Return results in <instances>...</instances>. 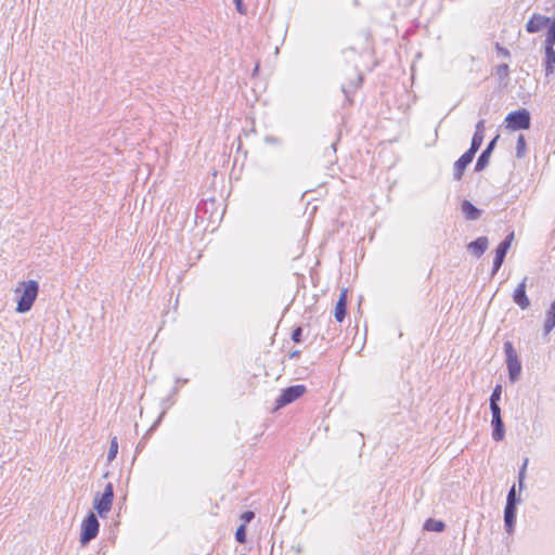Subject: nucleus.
I'll return each mask as SVG.
<instances>
[{
  "label": "nucleus",
  "instance_id": "1",
  "mask_svg": "<svg viewBox=\"0 0 555 555\" xmlns=\"http://www.w3.org/2000/svg\"><path fill=\"white\" fill-rule=\"evenodd\" d=\"M15 293H21L15 311L17 313H26L31 309L38 297L39 283L35 280L23 281L16 287Z\"/></svg>",
  "mask_w": 555,
  "mask_h": 555
},
{
  "label": "nucleus",
  "instance_id": "2",
  "mask_svg": "<svg viewBox=\"0 0 555 555\" xmlns=\"http://www.w3.org/2000/svg\"><path fill=\"white\" fill-rule=\"evenodd\" d=\"M503 349L505 353V363L508 370V378L511 383H516L521 374V362L512 341H504Z\"/></svg>",
  "mask_w": 555,
  "mask_h": 555
},
{
  "label": "nucleus",
  "instance_id": "3",
  "mask_svg": "<svg viewBox=\"0 0 555 555\" xmlns=\"http://www.w3.org/2000/svg\"><path fill=\"white\" fill-rule=\"evenodd\" d=\"M100 530V522L98 517L93 512H89L86 518L81 522V531H80V544L82 546L87 545L93 539L96 538Z\"/></svg>",
  "mask_w": 555,
  "mask_h": 555
},
{
  "label": "nucleus",
  "instance_id": "4",
  "mask_svg": "<svg viewBox=\"0 0 555 555\" xmlns=\"http://www.w3.org/2000/svg\"><path fill=\"white\" fill-rule=\"evenodd\" d=\"M114 499V487L111 482H108L102 494H96L93 503L94 509L98 512L100 517H105V515L111 511Z\"/></svg>",
  "mask_w": 555,
  "mask_h": 555
},
{
  "label": "nucleus",
  "instance_id": "5",
  "mask_svg": "<svg viewBox=\"0 0 555 555\" xmlns=\"http://www.w3.org/2000/svg\"><path fill=\"white\" fill-rule=\"evenodd\" d=\"M505 122L511 130L528 129L530 127V114L527 109L512 112L505 117Z\"/></svg>",
  "mask_w": 555,
  "mask_h": 555
},
{
  "label": "nucleus",
  "instance_id": "6",
  "mask_svg": "<svg viewBox=\"0 0 555 555\" xmlns=\"http://www.w3.org/2000/svg\"><path fill=\"white\" fill-rule=\"evenodd\" d=\"M306 386L301 384L286 387L285 389L282 390L281 395L275 399L276 408H283L294 402L295 400L300 398L306 392Z\"/></svg>",
  "mask_w": 555,
  "mask_h": 555
},
{
  "label": "nucleus",
  "instance_id": "7",
  "mask_svg": "<svg viewBox=\"0 0 555 555\" xmlns=\"http://www.w3.org/2000/svg\"><path fill=\"white\" fill-rule=\"evenodd\" d=\"M514 240V232H511L505 236V238L498 245L495 249V256L493 259L491 275H495L498 271L501 269L504 259L508 249L511 248L512 242Z\"/></svg>",
  "mask_w": 555,
  "mask_h": 555
},
{
  "label": "nucleus",
  "instance_id": "8",
  "mask_svg": "<svg viewBox=\"0 0 555 555\" xmlns=\"http://www.w3.org/2000/svg\"><path fill=\"white\" fill-rule=\"evenodd\" d=\"M231 176H212L210 182V186L214 189V195H218L221 199L231 194Z\"/></svg>",
  "mask_w": 555,
  "mask_h": 555
},
{
  "label": "nucleus",
  "instance_id": "9",
  "mask_svg": "<svg viewBox=\"0 0 555 555\" xmlns=\"http://www.w3.org/2000/svg\"><path fill=\"white\" fill-rule=\"evenodd\" d=\"M527 281L528 278L525 276L513 293V301L521 310H526L530 306V300L526 294Z\"/></svg>",
  "mask_w": 555,
  "mask_h": 555
},
{
  "label": "nucleus",
  "instance_id": "10",
  "mask_svg": "<svg viewBox=\"0 0 555 555\" xmlns=\"http://www.w3.org/2000/svg\"><path fill=\"white\" fill-rule=\"evenodd\" d=\"M217 209V198L215 195H211L205 199H202L196 207V216L198 218H206V215L209 214L208 219H212L214 211Z\"/></svg>",
  "mask_w": 555,
  "mask_h": 555
},
{
  "label": "nucleus",
  "instance_id": "11",
  "mask_svg": "<svg viewBox=\"0 0 555 555\" xmlns=\"http://www.w3.org/2000/svg\"><path fill=\"white\" fill-rule=\"evenodd\" d=\"M551 18L542 14L534 13L526 24V30L529 34H535L550 25Z\"/></svg>",
  "mask_w": 555,
  "mask_h": 555
},
{
  "label": "nucleus",
  "instance_id": "12",
  "mask_svg": "<svg viewBox=\"0 0 555 555\" xmlns=\"http://www.w3.org/2000/svg\"><path fill=\"white\" fill-rule=\"evenodd\" d=\"M517 505L506 503L504 507V528L508 534H513L515 530Z\"/></svg>",
  "mask_w": 555,
  "mask_h": 555
},
{
  "label": "nucleus",
  "instance_id": "13",
  "mask_svg": "<svg viewBox=\"0 0 555 555\" xmlns=\"http://www.w3.org/2000/svg\"><path fill=\"white\" fill-rule=\"evenodd\" d=\"M489 246L487 236H479L467 245V250L476 258H480Z\"/></svg>",
  "mask_w": 555,
  "mask_h": 555
},
{
  "label": "nucleus",
  "instance_id": "14",
  "mask_svg": "<svg viewBox=\"0 0 555 555\" xmlns=\"http://www.w3.org/2000/svg\"><path fill=\"white\" fill-rule=\"evenodd\" d=\"M461 211L463 212L464 217L468 221H475L480 218L481 210L477 208L472 202L468 199H464L461 203Z\"/></svg>",
  "mask_w": 555,
  "mask_h": 555
},
{
  "label": "nucleus",
  "instance_id": "15",
  "mask_svg": "<svg viewBox=\"0 0 555 555\" xmlns=\"http://www.w3.org/2000/svg\"><path fill=\"white\" fill-rule=\"evenodd\" d=\"M347 314V288L340 292L339 298L335 306L334 317L337 322H343Z\"/></svg>",
  "mask_w": 555,
  "mask_h": 555
},
{
  "label": "nucleus",
  "instance_id": "16",
  "mask_svg": "<svg viewBox=\"0 0 555 555\" xmlns=\"http://www.w3.org/2000/svg\"><path fill=\"white\" fill-rule=\"evenodd\" d=\"M491 437L495 442H500L505 438V426L501 418H491Z\"/></svg>",
  "mask_w": 555,
  "mask_h": 555
},
{
  "label": "nucleus",
  "instance_id": "17",
  "mask_svg": "<svg viewBox=\"0 0 555 555\" xmlns=\"http://www.w3.org/2000/svg\"><path fill=\"white\" fill-rule=\"evenodd\" d=\"M544 69H545V75L546 76H551L555 72V50H554V47L545 46Z\"/></svg>",
  "mask_w": 555,
  "mask_h": 555
},
{
  "label": "nucleus",
  "instance_id": "18",
  "mask_svg": "<svg viewBox=\"0 0 555 555\" xmlns=\"http://www.w3.org/2000/svg\"><path fill=\"white\" fill-rule=\"evenodd\" d=\"M476 153H472V151H466L455 163H454V172L463 173L467 166L473 162Z\"/></svg>",
  "mask_w": 555,
  "mask_h": 555
},
{
  "label": "nucleus",
  "instance_id": "19",
  "mask_svg": "<svg viewBox=\"0 0 555 555\" xmlns=\"http://www.w3.org/2000/svg\"><path fill=\"white\" fill-rule=\"evenodd\" d=\"M555 327V300L551 304L546 312V319L543 324L544 334H548Z\"/></svg>",
  "mask_w": 555,
  "mask_h": 555
},
{
  "label": "nucleus",
  "instance_id": "20",
  "mask_svg": "<svg viewBox=\"0 0 555 555\" xmlns=\"http://www.w3.org/2000/svg\"><path fill=\"white\" fill-rule=\"evenodd\" d=\"M446 528L442 520L429 518L424 522V529L427 531L441 532Z\"/></svg>",
  "mask_w": 555,
  "mask_h": 555
},
{
  "label": "nucleus",
  "instance_id": "21",
  "mask_svg": "<svg viewBox=\"0 0 555 555\" xmlns=\"http://www.w3.org/2000/svg\"><path fill=\"white\" fill-rule=\"evenodd\" d=\"M175 403V400L172 399V396L169 395L164 401H163V405H164V409L162 411V413L159 414L158 418L155 421V423L151 426V428L149 429L147 434L153 431L162 422L164 415L166 414V411L169 406H171L172 404Z\"/></svg>",
  "mask_w": 555,
  "mask_h": 555
},
{
  "label": "nucleus",
  "instance_id": "22",
  "mask_svg": "<svg viewBox=\"0 0 555 555\" xmlns=\"http://www.w3.org/2000/svg\"><path fill=\"white\" fill-rule=\"evenodd\" d=\"M490 156H491V153H489L488 151L483 150L482 153L480 154V156L478 157L477 162H476L475 171H482V170H485L486 167L489 164Z\"/></svg>",
  "mask_w": 555,
  "mask_h": 555
},
{
  "label": "nucleus",
  "instance_id": "23",
  "mask_svg": "<svg viewBox=\"0 0 555 555\" xmlns=\"http://www.w3.org/2000/svg\"><path fill=\"white\" fill-rule=\"evenodd\" d=\"M555 44V17L551 21L548 30L545 37V46L554 47Z\"/></svg>",
  "mask_w": 555,
  "mask_h": 555
},
{
  "label": "nucleus",
  "instance_id": "24",
  "mask_svg": "<svg viewBox=\"0 0 555 555\" xmlns=\"http://www.w3.org/2000/svg\"><path fill=\"white\" fill-rule=\"evenodd\" d=\"M483 138L485 134L475 132L472 139L470 147L468 150L472 151V153H476L480 149L483 142Z\"/></svg>",
  "mask_w": 555,
  "mask_h": 555
},
{
  "label": "nucleus",
  "instance_id": "25",
  "mask_svg": "<svg viewBox=\"0 0 555 555\" xmlns=\"http://www.w3.org/2000/svg\"><path fill=\"white\" fill-rule=\"evenodd\" d=\"M118 453V441L117 437H113L109 441V449L107 452V461L112 462Z\"/></svg>",
  "mask_w": 555,
  "mask_h": 555
},
{
  "label": "nucleus",
  "instance_id": "26",
  "mask_svg": "<svg viewBox=\"0 0 555 555\" xmlns=\"http://www.w3.org/2000/svg\"><path fill=\"white\" fill-rule=\"evenodd\" d=\"M527 465H528V457H526L524 460V463L518 470V486H519L520 491L525 488Z\"/></svg>",
  "mask_w": 555,
  "mask_h": 555
},
{
  "label": "nucleus",
  "instance_id": "27",
  "mask_svg": "<svg viewBox=\"0 0 555 555\" xmlns=\"http://www.w3.org/2000/svg\"><path fill=\"white\" fill-rule=\"evenodd\" d=\"M521 502V499L516 493V486L513 485L511 489L508 490L507 496H506V503L512 504H519Z\"/></svg>",
  "mask_w": 555,
  "mask_h": 555
},
{
  "label": "nucleus",
  "instance_id": "28",
  "mask_svg": "<svg viewBox=\"0 0 555 555\" xmlns=\"http://www.w3.org/2000/svg\"><path fill=\"white\" fill-rule=\"evenodd\" d=\"M501 395H502V386L500 384H498L492 390V393L489 399V403H493V404L499 403L501 400Z\"/></svg>",
  "mask_w": 555,
  "mask_h": 555
},
{
  "label": "nucleus",
  "instance_id": "29",
  "mask_svg": "<svg viewBox=\"0 0 555 555\" xmlns=\"http://www.w3.org/2000/svg\"><path fill=\"white\" fill-rule=\"evenodd\" d=\"M235 540L238 543H245L246 542V526L245 524L241 525L236 531H235Z\"/></svg>",
  "mask_w": 555,
  "mask_h": 555
},
{
  "label": "nucleus",
  "instance_id": "30",
  "mask_svg": "<svg viewBox=\"0 0 555 555\" xmlns=\"http://www.w3.org/2000/svg\"><path fill=\"white\" fill-rule=\"evenodd\" d=\"M526 142L522 134L518 135L517 143H516V154L518 157H521L525 153Z\"/></svg>",
  "mask_w": 555,
  "mask_h": 555
},
{
  "label": "nucleus",
  "instance_id": "31",
  "mask_svg": "<svg viewBox=\"0 0 555 555\" xmlns=\"http://www.w3.org/2000/svg\"><path fill=\"white\" fill-rule=\"evenodd\" d=\"M490 405V412H491V418H501L502 417V411H501V408H500V404L496 403V404H493V403H489Z\"/></svg>",
  "mask_w": 555,
  "mask_h": 555
},
{
  "label": "nucleus",
  "instance_id": "32",
  "mask_svg": "<svg viewBox=\"0 0 555 555\" xmlns=\"http://www.w3.org/2000/svg\"><path fill=\"white\" fill-rule=\"evenodd\" d=\"M361 81H362V76L361 75H358V79H357V82L356 83H352L351 86H343L341 90L343 92L346 94V96H348L349 92L351 89H358L361 85Z\"/></svg>",
  "mask_w": 555,
  "mask_h": 555
},
{
  "label": "nucleus",
  "instance_id": "33",
  "mask_svg": "<svg viewBox=\"0 0 555 555\" xmlns=\"http://www.w3.org/2000/svg\"><path fill=\"white\" fill-rule=\"evenodd\" d=\"M302 337V328L300 326L296 327L292 332V340L296 344H299L301 341Z\"/></svg>",
  "mask_w": 555,
  "mask_h": 555
},
{
  "label": "nucleus",
  "instance_id": "34",
  "mask_svg": "<svg viewBox=\"0 0 555 555\" xmlns=\"http://www.w3.org/2000/svg\"><path fill=\"white\" fill-rule=\"evenodd\" d=\"M237 12L242 15L246 14L247 10L243 3V0H233Z\"/></svg>",
  "mask_w": 555,
  "mask_h": 555
},
{
  "label": "nucleus",
  "instance_id": "35",
  "mask_svg": "<svg viewBox=\"0 0 555 555\" xmlns=\"http://www.w3.org/2000/svg\"><path fill=\"white\" fill-rule=\"evenodd\" d=\"M485 119H480L477 124H476V127H475V132L476 133H481V134H485Z\"/></svg>",
  "mask_w": 555,
  "mask_h": 555
},
{
  "label": "nucleus",
  "instance_id": "36",
  "mask_svg": "<svg viewBox=\"0 0 555 555\" xmlns=\"http://www.w3.org/2000/svg\"><path fill=\"white\" fill-rule=\"evenodd\" d=\"M254 517H255V514L251 511H247V512L243 513L242 516H241V518L245 522H249L251 519H254Z\"/></svg>",
  "mask_w": 555,
  "mask_h": 555
},
{
  "label": "nucleus",
  "instance_id": "37",
  "mask_svg": "<svg viewBox=\"0 0 555 555\" xmlns=\"http://www.w3.org/2000/svg\"><path fill=\"white\" fill-rule=\"evenodd\" d=\"M498 139H499V135H496L494 139H492V140L488 143V145H487V147L485 149V151H488L489 153H492V151H493V149H494V146H495V143H496Z\"/></svg>",
  "mask_w": 555,
  "mask_h": 555
},
{
  "label": "nucleus",
  "instance_id": "38",
  "mask_svg": "<svg viewBox=\"0 0 555 555\" xmlns=\"http://www.w3.org/2000/svg\"><path fill=\"white\" fill-rule=\"evenodd\" d=\"M266 142L275 144V143L279 142V140L276 138H273V137H267L266 138Z\"/></svg>",
  "mask_w": 555,
  "mask_h": 555
},
{
  "label": "nucleus",
  "instance_id": "39",
  "mask_svg": "<svg viewBox=\"0 0 555 555\" xmlns=\"http://www.w3.org/2000/svg\"><path fill=\"white\" fill-rule=\"evenodd\" d=\"M300 354V351L299 350H295L291 353V358H297L298 356Z\"/></svg>",
  "mask_w": 555,
  "mask_h": 555
},
{
  "label": "nucleus",
  "instance_id": "40",
  "mask_svg": "<svg viewBox=\"0 0 555 555\" xmlns=\"http://www.w3.org/2000/svg\"><path fill=\"white\" fill-rule=\"evenodd\" d=\"M178 391H179V388H178L177 386H175V387L172 388V390H171L170 395L173 397V396H176V395L178 393Z\"/></svg>",
  "mask_w": 555,
  "mask_h": 555
},
{
  "label": "nucleus",
  "instance_id": "41",
  "mask_svg": "<svg viewBox=\"0 0 555 555\" xmlns=\"http://www.w3.org/2000/svg\"><path fill=\"white\" fill-rule=\"evenodd\" d=\"M144 447V443L142 441H140L137 446V452H140Z\"/></svg>",
  "mask_w": 555,
  "mask_h": 555
},
{
  "label": "nucleus",
  "instance_id": "42",
  "mask_svg": "<svg viewBox=\"0 0 555 555\" xmlns=\"http://www.w3.org/2000/svg\"><path fill=\"white\" fill-rule=\"evenodd\" d=\"M189 380L186 378H177L176 383H179V384H186Z\"/></svg>",
  "mask_w": 555,
  "mask_h": 555
},
{
  "label": "nucleus",
  "instance_id": "43",
  "mask_svg": "<svg viewBox=\"0 0 555 555\" xmlns=\"http://www.w3.org/2000/svg\"><path fill=\"white\" fill-rule=\"evenodd\" d=\"M500 51H501V53H503L504 55H508V51H507L506 49H501V48H500Z\"/></svg>",
  "mask_w": 555,
  "mask_h": 555
},
{
  "label": "nucleus",
  "instance_id": "44",
  "mask_svg": "<svg viewBox=\"0 0 555 555\" xmlns=\"http://www.w3.org/2000/svg\"><path fill=\"white\" fill-rule=\"evenodd\" d=\"M501 68H502V70H507L508 66L505 64V65H502Z\"/></svg>",
  "mask_w": 555,
  "mask_h": 555
},
{
  "label": "nucleus",
  "instance_id": "45",
  "mask_svg": "<svg viewBox=\"0 0 555 555\" xmlns=\"http://www.w3.org/2000/svg\"><path fill=\"white\" fill-rule=\"evenodd\" d=\"M258 72V65L256 66V68H254V73H257Z\"/></svg>",
  "mask_w": 555,
  "mask_h": 555
},
{
  "label": "nucleus",
  "instance_id": "46",
  "mask_svg": "<svg viewBox=\"0 0 555 555\" xmlns=\"http://www.w3.org/2000/svg\"><path fill=\"white\" fill-rule=\"evenodd\" d=\"M455 177H456V179H457V180H460V179L462 178V176H461V175H457V176H455Z\"/></svg>",
  "mask_w": 555,
  "mask_h": 555
}]
</instances>
